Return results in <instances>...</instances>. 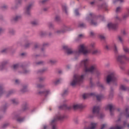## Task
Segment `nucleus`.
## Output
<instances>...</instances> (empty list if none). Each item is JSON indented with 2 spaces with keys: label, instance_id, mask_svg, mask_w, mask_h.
Listing matches in <instances>:
<instances>
[{
  "label": "nucleus",
  "instance_id": "f8f14e48",
  "mask_svg": "<svg viewBox=\"0 0 129 129\" xmlns=\"http://www.w3.org/2000/svg\"><path fill=\"white\" fill-rule=\"evenodd\" d=\"M97 124L94 122L91 123L90 125L87 129H94L96 127Z\"/></svg>",
  "mask_w": 129,
  "mask_h": 129
},
{
  "label": "nucleus",
  "instance_id": "58836bf2",
  "mask_svg": "<svg viewBox=\"0 0 129 129\" xmlns=\"http://www.w3.org/2000/svg\"><path fill=\"white\" fill-rule=\"evenodd\" d=\"M15 82L16 83L18 84L19 82H20V81H19V80H16Z\"/></svg>",
  "mask_w": 129,
  "mask_h": 129
},
{
  "label": "nucleus",
  "instance_id": "9d476101",
  "mask_svg": "<svg viewBox=\"0 0 129 129\" xmlns=\"http://www.w3.org/2000/svg\"><path fill=\"white\" fill-rule=\"evenodd\" d=\"M106 110H107V109H109L111 114L112 113V111H113V105L112 104H109L107 105L105 107Z\"/></svg>",
  "mask_w": 129,
  "mask_h": 129
},
{
  "label": "nucleus",
  "instance_id": "3c124183",
  "mask_svg": "<svg viewBox=\"0 0 129 129\" xmlns=\"http://www.w3.org/2000/svg\"><path fill=\"white\" fill-rule=\"evenodd\" d=\"M123 35H125V31H124L123 32Z\"/></svg>",
  "mask_w": 129,
  "mask_h": 129
},
{
  "label": "nucleus",
  "instance_id": "39448f33",
  "mask_svg": "<svg viewBox=\"0 0 129 129\" xmlns=\"http://www.w3.org/2000/svg\"><path fill=\"white\" fill-rule=\"evenodd\" d=\"M100 110V108L99 106H95L93 108V116H98V117H100L102 118V116H101V113L99 112Z\"/></svg>",
  "mask_w": 129,
  "mask_h": 129
},
{
  "label": "nucleus",
  "instance_id": "c03bdc74",
  "mask_svg": "<svg viewBox=\"0 0 129 129\" xmlns=\"http://www.w3.org/2000/svg\"><path fill=\"white\" fill-rule=\"evenodd\" d=\"M58 19H59V17H56L55 18L56 21H58Z\"/></svg>",
  "mask_w": 129,
  "mask_h": 129
},
{
  "label": "nucleus",
  "instance_id": "9b49d317",
  "mask_svg": "<svg viewBox=\"0 0 129 129\" xmlns=\"http://www.w3.org/2000/svg\"><path fill=\"white\" fill-rule=\"evenodd\" d=\"M105 48L106 49H107V50L111 49V48H112V49H113L115 52H116L117 51V48H116V46L114 44L112 46L110 45H106L105 46Z\"/></svg>",
  "mask_w": 129,
  "mask_h": 129
},
{
  "label": "nucleus",
  "instance_id": "dca6fc26",
  "mask_svg": "<svg viewBox=\"0 0 129 129\" xmlns=\"http://www.w3.org/2000/svg\"><path fill=\"white\" fill-rule=\"evenodd\" d=\"M123 49L124 52H125V53H129V49L127 48V47L124 46L123 47Z\"/></svg>",
  "mask_w": 129,
  "mask_h": 129
},
{
  "label": "nucleus",
  "instance_id": "4d7b16f0",
  "mask_svg": "<svg viewBox=\"0 0 129 129\" xmlns=\"http://www.w3.org/2000/svg\"><path fill=\"white\" fill-rule=\"evenodd\" d=\"M81 27H83V24H81Z\"/></svg>",
  "mask_w": 129,
  "mask_h": 129
},
{
  "label": "nucleus",
  "instance_id": "4468645a",
  "mask_svg": "<svg viewBox=\"0 0 129 129\" xmlns=\"http://www.w3.org/2000/svg\"><path fill=\"white\" fill-rule=\"evenodd\" d=\"M74 109H78V108H80V105L78 104H74L73 106Z\"/></svg>",
  "mask_w": 129,
  "mask_h": 129
},
{
  "label": "nucleus",
  "instance_id": "0eeeda50",
  "mask_svg": "<svg viewBox=\"0 0 129 129\" xmlns=\"http://www.w3.org/2000/svg\"><path fill=\"white\" fill-rule=\"evenodd\" d=\"M107 83H109L110 82H112V81H116V78L114 76V73H111V74L107 76L106 79Z\"/></svg>",
  "mask_w": 129,
  "mask_h": 129
},
{
  "label": "nucleus",
  "instance_id": "de8ad7c7",
  "mask_svg": "<svg viewBox=\"0 0 129 129\" xmlns=\"http://www.w3.org/2000/svg\"><path fill=\"white\" fill-rule=\"evenodd\" d=\"M12 101L13 103H15V102H16V100H13Z\"/></svg>",
  "mask_w": 129,
  "mask_h": 129
},
{
  "label": "nucleus",
  "instance_id": "f704fd0d",
  "mask_svg": "<svg viewBox=\"0 0 129 129\" xmlns=\"http://www.w3.org/2000/svg\"><path fill=\"white\" fill-rule=\"evenodd\" d=\"M67 30H68V28L66 27L65 28V31H62V33H65V32H66V31H67Z\"/></svg>",
  "mask_w": 129,
  "mask_h": 129
},
{
  "label": "nucleus",
  "instance_id": "f257e3e1",
  "mask_svg": "<svg viewBox=\"0 0 129 129\" xmlns=\"http://www.w3.org/2000/svg\"><path fill=\"white\" fill-rule=\"evenodd\" d=\"M63 49L66 50V53L68 55H71V54H76V55H80V54H84V55H87L89 53H92V54L95 55L98 53V50L97 49H94L92 51L90 50H87L84 44H81L78 48V50L77 51H73L71 48H69L67 45H64L63 46Z\"/></svg>",
  "mask_w": 129,
  "mask_h": 129
},
{
  "label": "nucleus",
  "instance_id": "052dcab7",
  "mask_svg": "<svg viewBox=\"0 0 129 129\" xmlns=\"http://www.w3.org/2000/svg\"><path fill=\"white\" fill-rule=\"evenodd\" d=\"M90 117H93V116H90Z\"/></svg>",
  "mask_w": 129,
  "mask_h": 129
},
{
  "label": "nucleus",
  "instance_id": "423d86ee",
  "mask_svg": "<svg viewBox=\"0 0 129 129\" xmlns=\"http://www.w3.org/2000/svg\"><path fill=\"white\" fill-rule=\"evenodd\" d=\"M89 96H96L97 100H101V99H102V96L101 95L96 96V94L94 93H92L90 94L88 93H86V94H84L83 95V97L84 99H86V98H88Z\"/></svg>",
  "mask_w": 129,
  "mask_h": 129
},
{
  "label": "nucleus",
  "instance_id": "20e7f679",
  "mask_svg": "<svg viewBox=\"0 0 129 129\" xmlns=\"http://www.w3.org/2000/svg\"><path fill=\"white\" fill-rule=\"evenodd\" d=\"M63 118V117L61 116V115L59 114L56 115L54 118L51 121L50 124L52 126V129H57V126H56V122L57 121L60 120Z\"/></svg>",
  "mask_w": 129,
  "mask_h": 129
},
{
  "label": "nucleus",
  "instance_id": "49530a36",
  "mask_svg": "<svg viewBox=\"0 0 129 129\" xmlns=\"http://www.w3.org/2000/svg\"><path fill=\"white\" fill-rule=\"evenodd\" d=\"M44 129H47V126L44 125Z\"/></svg>",
  "mask_w": 129,
  "mask_h": 129
},
{
  "label": "nucleus",
  "instance_id": "79ce46f5",
  "mask_svg": "<svg viewBox=\"0 0 129 129\" xmlns=\"http://www.w3.org/2000/svg\"><path fill=\"white\" fill-rule=\"evenodd\" d=\"M50 63H55V61H53V60H50Z\"/></svg>",
  "mask_w": 129,
  "mask_h": 129
},
{
  "label": "nucleus",
  "instance_id": "ea45409f",
  "mask_svg": "<svg viewBox=\"0 0 129 129\" xmlns=\"http://www.w3.org/2000/svg\"><path fill=\"white\" fill-rule=\"evenodd\" d=\"M7 51V49H5L4 50H2V53H5V52H6Z\"/></svg>",
  "mask_w": 129,
  "mask_h": 129
},
{
  "label": "nucleus",
  "instance_id": "6e6d98bb",
  "mask_svg": "<svg viewBox=\"0 0 129 129\" xmlns=\"http://www.w3.org/2000/svg\"><path fill=\"white\" fill-rule=\"evenodd\" d=\"M23 73H27V71H25V72H23Z\"/></svg>",
  "mask_w": 129,
  "mask_h": 129
},
{
  "label": "nucleus",
  "instance_id": "c756f323",
  "mask_svg": "<svg viewBox=\"0 0 129 129\" xmlns=\"http://www.w3.org/2000/svg\"><path fill=\"white\" fill-rule=\"evenodd\" d=\"M115 20H116L117 21H120V19L119 18V17H118V16H116L115 17Z\"/></svg>",
  "mask_w": 129,
  "mask_h": 129
},
{
  "label": "nucleus",
  "instance_id": "e2e57ef3",
  "mask_svg": "<svg viewBox=\"0 0 129 129\" xmlns=\"http://www.w3.org/2000/svg\"><path fill=\"white\" fill-rule=\"evenodd\" d=\"M59 73H61V72H60V71H59Z\"/></svg>",
  "mask_w": 129,
  "mask_h": 129
},
{
  "label": "nucleus",
  "instance_id": "393cba45",
  "mask_svg": "<svg viewBox=\"0 0 129 129\" xmlns=\"http://www.w3.org/2000/svg\"><path fill=\"white\" fill-rule=\"evenodd\" d=\"M18 67H19V65H18V64H14L13 66V68L14 69H17V68H18Z\"/></svg>",
  "mask_w": 129,
  "mask_h": 129
},
{
  "label": "nucleus",
  "instance_id": "09e8293b",
  "mask_svg": "<svg viewBox=\"0 0 129 129\" xmlns=\"http://www.w3.org/2000/svg\"><path fill=\"white\" fill-rule=\"evenodd\" d=\"M87 123V121H84V124H85Z\"/></svg>",
  "mask_w": 129,
  "mask_h": 129
},
{
  "label": "nucleus",
  "instance_id": "473e14b6",
  "mask_svg": "<svg viewBox=\"0 0 129 129\" xmlns=\"http://www.w3.org/2000/svg\"><path fill=\"white\" fill-rule=\"evenodd\" d=\"M93 35H94V32L91 31L90 32V36H93Z\"/></svg>",
  "mask_w": 129,
  "mask_h": 129
},
{
  "label": "nucleus",
  "instance_id": "4c0bfd02",
  "mask_svg": "<svg viewBox=\"0 0 129 129\" xmlns=\"http://www.w3.org/2000/svg\"><path fill=\"white\" fill-rule=\"evenodd\" d=\"M91 18H92V14H90V15H89V18L91 19Z\"/></svg>",
  "mask_w": 129,
  "mask_h": 129
},
{
  "label": "nucleus",
  "instance_id": "ddd939ff",
  "mask_svg": "<svg viewBox=\"0 0 129 129\" xmlns=\"http://www.w3.org/2000/svg\"><path fill=\"white\" fill-rule=\"evenodd\" d=\"M39 93V94H43V95H44V96H47V95H48V94L50 93V91L48 90L44 92H40Z\"/></svg>",
  "mask_w": 129,
  "mask_h": 129
},
{
  "label": "nucleus",
  "instance_id": "4be33fe9",
  "mask_svg": "<svg viewBox=\"0 0 129 129\" xmlns=\"http://www.w3.org/2000/svg\"><path fill=\"white\" fill-rule=\"evenodd\" d=\"M99 38H100L101 40H103V39H104V36L102 35H99Z\"/></svg>",
  "mask_w": 129,
  "mask_h": 129
},
{
  "label": "nucleus",
  "instance_id": "37998d69",
  "mask_svg": "<svg viewBox=\"0 0 129 129\" xmlns=\"http://www.w3.org/2000/svg\"><path fill=\"white\" fill-rule=\"evenodd\" d=\"M37 87L40 88L42 87V86L40 85H39L37 86Z\"/></svg>",
  "mask_w": 129,
  "mask_h": 129
},
{
  "label": "nucleus",
  "instance_id": "cd10ccee",
  "mask_svg": "<svg viewBox=\"0 0 129 129\" xmlns=\"http://www.w3.org/2000/svg\"><path fill=\"white\" fill-rule=\"evenodd\" d=\"M63 10L65 11L66 13H67V7H66V6L63 7Z\"/></svg>",
  "mask_w": 129,
  "mask_h": 129
},
{
  "label": "nucleus",
  "instance_id": "a211bd4d",
  "mask_svg": "<svg viewBox=\"0 0 129 129\" xmlns=\"http://www.w3.org/2000/svg\"><path fill=\"white\" fill-rule=\"evenodd\" d=\"M32 8V5H29L27 8H26V12L27 14H29V11H30V9Z\"/></svg>",
  "mask_w": 129,
  "mask_h": 129
},
{
  "label": "nucleus",
  "instance_id": "aec40b11",
  "mask_svg": "<svg viewBox=\"0 0 129 129\" xmlns=\"http://www.w3.org/2000/svg\"><path fill=\"white\" fill-rule=\"evenodd\" d=\"M20 19H21V17L16 16L14 19V21H18V20H20Z\"/></svg>",
  "mask_w": 129,
  "mask_h": 129
},
{
  "label": "nucleus",
  "instance_id": "e433bc0d",
  "mask_svg": "<svg viewBox=\"0 0 129 129\" xmlns=\"http://www.w3.org/2000/svg\"><path fill=\"white\" fill-rule=\"evenodd\" d=\"M127 17H128V15H124V16L123 17V19H125V18H127Z\"/></svg>",
  "mask_w": 129,
  "mask_h": 129
},
{
  "label": "nucleus",
  "instance_id": "f3484780",
  "mask_svg": "<svg viewBox=\"0 0 129 129\" xmlns=\"http://www.w3.org/2000/svg\"><path fill=\"white\" fill-rule=\"evenodd\" d=\"M91 24L92 25H93L94 26H96V25L97 24V23L95 22V20H94V19L93 20L91 21Z\"/></svg>",
  "mask_w": 129,
  "mask_h": 129
},
{
  "label": "nucleus",
  "instance_id": "6e6552de",
  "mask_svg": "<svg viewBox=\"0 0 129 129\" xmlns=\"http://www.w3.org/2000/svg\"><path fill=\"white\" fill-rule=\"evenodd\" d=\"M127 60V57L125 55H119L117 57V61L120 63H122L123 61Z\"/></svg>",
  "mask_w": 129,
  "mask_h": 129
},
{
  "label": "nucleus",
  "instance_id": "864d4df0",
  "mask_svg": "<svg viewBox=\"0 0 129 129\" xmlns=\"http://www.w3.org/2000/svg\"><path fill=\"white\" fill-rule=\"evenodd\" d=\"M47 10H48V9H45V8L44 9V11H47Z\"/></svg>",
  "mask_w": 129,
  "mask_h": 129
},
{
  "label": "nucleus",
  "instance_id": "b1692460",
  "mask_svg": "<svg viewBox=\"0 0 129 129\" xmlns=\"http://www.w3.org/2000/svg\"><path fill=\"white\" fill-rule=\"evenodd\" d=\"M75 14L76 15V16H78V15H79V13L78 12V10H76L75 11Z\"/></svg>",
  "mask_w": 129,
  "mask_h": 129
},
{
  "label": "nucleus",
  "instance_id": "72a5a7b5",
  "mask_svg": "<svg viewBox=\"0 0 129 129\" xmlns=\"http://www.w3.org/2000/svg\"><path fill=\"white\" fill-rule=\"evenodd\" d=\"M22 0H17L16 2L17 4H21V2Z\"/></svg>",
  "mask_w": 129,
  "mask_h": 129
},
{
  "label": "nucleus",
  "instance_id": "a19ab883",
  "mask_svg": "<svg viewBox=\"0 0 129 129\" xmlns=\"http://www.w3.org/2000/svg\"><path fill=\"white\" fill-rule=\"evenodd\" d=\"M46 2V0H44L43 1L40 2V3H41V4H44V3Z\"/></svg>",
  "mask_w": 129,
  "mask_h": 129
},
{
  "label": "nucleus",
  "instance_id": "69168bd1",
  "mask_svg": "<svg viewBox=\"0 0 129 129\" xmlns=\"http://www.w3.org/2000/svg\"><path fill=\"white\" fill-rule=\"evenodd\" d=\"M41 62H38V64H40Z\"/></svg>",
  "mask_w": 129,
  "mask_h": 129
},
{
  "label": "nucleus",
  "instance_id": "1a4fd4ad",
  "mask_svg": "<svg viewBox=\"0 0 129 129\" xmlns=\"http://www.w3.org/2000/svg\"><path fill=\"white\" fill-rule=\"evenodd\" d=\"M107 27L109 30H115L117 28V25L112 23H109L107 25Z\"/></svg>",
  "mask_w": 129,
  "mask_h": 129
},
{
  "label": "nucleus",
  "instance_id": "2eb2a0df",
  "mask_svg": "<svg viewBox=\"0 0 129 129\" xmlns=\"http://www.w3.org/2000/svg\"><path fill=\"white\" fill-rule=\"evenodd\" d=\"M67 108H69V109H70V108H68L67 105H64L63 106H60L59 107V109H67Z\"/></svg>",
  "mask_w": 129,
  "mask_h": 129
},
{
  "label": "nucleus",
  "instance_id": "2f4dec72",
  "mask_svg": "<svg viewBox=\"0 0 129 129\" xmlns=\"http://www.w3.org/2000/svg\"><path fill=\"white\" fill-rule=\"evenodd\" d=\"M128 108H126V109H125V113H126V114H127V112H128Z\"/></svg>",
  "mask_w": 129,
  "mask_h": 129
},
{
  "label": "nucleus",
  "instance_id": "bf43d9fd",
  "mask_svg": "<svg viewBox=\"0 0 129 129\" xmlns=\"http://www.w3.org/2000/svg\"><path fill=\"white\" fill-rule=\"evenodd\" d=\"M127 127H129V124L127 125Z\"/></svg>",
  "mask_w": 129,
  "mask_h": 129
},
{
  "label": "nucleus",
  "instance_id": "603ef678",
  "mask_svg": "<svg viewBox=\"0 0 129 129\" xmlns=\"http://www.w3.org/2000/svg\"><path fill=\"white\" fill-rule=\"evenodd\" d=\"M93 4H94V2L91 3V5H93Z\"/></svg>",
  "mask_w": 129,
  "mask_h": 129
},
{
  "label": "nucleus",
  "instance_id": "a18cd8bd",
  "mask_svg": "<svg viewBox=\"0 0 129 129\" xmlns=\"http://www.w3.org/2000/svg\"><path fill=\"white\" fill-rule=\"evenodd\" d=\"M63 94H67V91H65Z\"/></svg>",
  "mask_w": 129,
  "mask_h": 129
},
{
  "label": "nucleus",
  "instance_id": "c9c22d12",
  "mask_svg": "<svg viewBox=\"0 0 129 129\" xmlns=\"http://www.w3.org/2000/svg\"><path fill=\"white\" fill-rule=\"evenodd\" d=\"M83 34H80L79 35V38H82V37H83Z\"/></svg>",
  "mask_w": 129,
  "mask_h": 129
},
{
  "label": "nucleus",
  "instance_id": "7c9ffc66",
  "mask_svg": "<svg viewBox=\"0 0 129 129\" xmlns=\"http://www.w3.org/2000/svg\"><path fill=\"white\" fill-rule=\"evenodd\" d=\"M118 39H119V41H120V42H122V39H121V37L118 36Z\"/></svg>",
  "mask_w": 129,
  "mask_h": 129
},
{
  "label": "nucleus",
  "instance_id": "bb28decb",
  "mask_svg": "<svg viewBox=\"0 0 129 129\" xmlns=\"http://www.w3.org/2000/svg\"><path fill=\"white\" fill-rule=\"evenodd\" d=\"M17 121H19V122H21L23 121V118H19L17 119Z\"/></svg>",
  "mask_w": 129,
  "mask_h": 129
},
{
  "label": "nucleus",
  "instance_id": "8fccbe9b",
  "mask_svg": "<svg viewBox=\"0 0 129 129\" xmlns=\"http://www.w3.org/2000/svg\"><path fill=\"white\" fill-rule=\"evenodd\" d=\"M118 1H119V2H120V3L123 2V0H118Z\"/></svg>",
  "mask_w": 129,
  "mask_h": 129
},
{
  "label": "nucleus",
  "instance_id": "5fc2aeb1",
  "mask_svg": "<svg viewBox=\"0 0 129 129\" xmlns=\"http://www.w3.org/2000/svg\"><path fill=\"white\" fill-rule=\"evenodd\" d=\"M126 116L127 117H129V115L126 114Z\"/></svg>",
  "mask_w": 129,
  "mask_h": 129
},
{
  "label": "nucleus",
  "instance_id": "0e129e2a",
  "mask_svg": "<svg viewBox=\"0 0 129 129\" xmlns=\"http://www.w3.org/2000/svg\"><path fill=\"white\" fill-rule=\"evenodd\" d=\"M37 47V45H35V48H36Z\"/></svg>",
  "mask_w": 129,
  "mask_h": 129
},
{
  "label": "nucleus",
  "instance_id": "680f3d73",
  "mask_svg": "<svg viewBox=\"0 0 129 129\" xmlns=\"http://www.w3.org/2000/svg\"><path fill=\"white\" fill-rule=\"evenodd\" d=\"M128 75H129V71H128Z\"/></svg>",
  "mask_w": 129,
  "mask_h": 129
},
{
  "label": "nucleus",
  "instance_id": "f03ea898",
  "mask_svg": "<svg viewBox=\"0 0 129 129\" xmlns=\"http://www.w3.org/2000/svg\"><path fill=\"white\" fill-rule=\"evenodd\" d=\"M89 59L88 58L85 59L81 62V66H83L85 72H94L96 70L97 67L96 65L91 66L89 68H87Z\"/></svg>",
  "mask_w": 129,
  "mask_h": 129
},
{
  "label": "nucleus",
  "instance_id": "7ed1b4c3",
  "mask_svg": "<svg viewBox=\"0 0 129 129\" xmlns=\"http://www.w3.org/2000/svg\"><path fill=\"white\" fill-rule=\"evenodd\" d=\"M83 79H84V75L80 76L78 75H75L74 76L73 80L71 82L70 84L72 86H75V85L81 83L83 81Z\"/></svg>",
  "mask_w": 129,
  "mask_h": 129
},
{
  "label": "nucleus",
  "instance_id": "13d9d810",
  "mask_svg": "<svg viewBox=\"0 0 129 129\" xmlns=\"http://www.w3.org/2000/svg\"><path fill=\"white\" fill-rule=\"evenodd\" d=\"M22 56H24V53L21 54Z\"/></svg>",
  "mask_w": 129,
  "mask_h": 129
},
{
  "label": "nucleus",
  "instance_id": "c85d7f7f",
  "mask_svg": "<svg viewBox=\"0 0 129 129\" xmlns=\"http://www.w3.org/2000/svg\"><path fill=\"white\" fill-rule=\"evenodd\" d=\"M31 24H32V25H37V22H36V21H32V22H31Z\"/></svg>",
  "mask_w": 129,
  "mask_h": 129
},
{
  "label": "nucleus",
  "instance_id": "338daca9",
  "mask_svg": "<svg viewBox=\"0 0 129 129\" xmlns=\"http://www.w3.org/2000/svg\"><path fill=\"white\" fill-rule=\"evenodd\" d=\"M119 121V120H118V121Z\"/></svg>",
  "mask_w": 129,
  "mask_h": 129
},
{
  "label": "nucleus",
  "instance_id": "412c9836",
  "mask_svg": "<svg viewBox=\"0 0 129 129\" xmlns=\"http://www.w3.org/2000/svg\"><path fill=\"white\" fill-rule=\"evenodd\" d=\"M121 10V8H120V7H118L116 10V12L118 13V12H120Z\"/></svg>",
  "mask_w": 129,
  "mask_h": 129
},
{
  "label": "nucleus",
  "instance_id": "5701e85b",
  "mask_svg": "<svg viewBox=\"0 0 129 129\" xmlns=\"http://www.w3.org/2000/svg\"><path fill=\"white\" fill-rule=\"evenodd\" d=\"M60 81H61V80H57L54 82V84H59V83H60Z\"/></svg>",
  "mask_w": 129,
  "mask_h": 129
},
{
  "label": "nucleus",
  "instance_id": "774afa93",
  "mask_svg": "<svg viewBox=\"0 0 129 129\" xmlns=\"http://www.w3.org/2000/svg\"><path fill=\"white\" fill-rule=\"evenodd\" d=\"M57 33H59V31H58Z\"/></svg>",
  "mask_w": 129,
  "mask_h": 129
},
{
  "label": "nucleus",
  "instance_id": "a878e982",
  "mask_svg": "<svg viewBox=\"0 0 129 129\" xmlns=\"http://www.w3.org/2000/svg\"><path fill=\"white\" fill-rule=\"evenodd\" d=\"M106 126V124H102L100 129H103Z\"/></svg>",
  "mask_w": 129,
  "mask_h": 129
},
{
  "label": "nucleus",
  "instance_id": "6ab92c4d",
  "mask_svg": "<svg viewBox=\"0 0 129 129\" xmlns=\"http://www.w3.org/2000/svg\"><path fill=\"white\" fill-rule=\"evenodd\" d=\"M120 89H121V90H125V89H126V87H125V86L121 85L120 86Z\"/></svg>",
  "mask_w": 129,
  "mask_h": 129
}]
</instances>
